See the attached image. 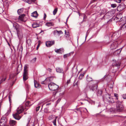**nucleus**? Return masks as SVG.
<instances>
[{
    "label": "nucleus",
    "mask_w": 126,
    "mask_h": 126,
    "mask_svg": "<svg viewBox=\"0 0 126 126\" xmlns=\"http://www.w3.org/2000/svg\"><path fill=\"white\" fill-rule=\"evenodd\" d=\"M113 15V14L111 12H108L103 17L102 19H105L109 18Z\"/></svg>",
    "instance_id": "obj_7"
},
{
    "label": "nucleus",
    "mask_w": 126,
    "mask_h": 126,
    "mask_svg": "<svg viewBox=\"0 0 126 126\" xmlns=\"http://www.w3.org/2000/svg\"><path fill=\"white\" fill-rule=\"evenodd\" d=\"M22 69V65H18L17 69V71H18L19 72Z\"/></svg>",
    "instance_id": "obj_31"
},
{
    "label": "nucleus",
    "mask_w": 126,
    "mask_h": 126,
    "mask_svg": "<svg viewBox=\"0 0 126 126\" xmlns=\"http://www.w3.org/2000/svg\"><path fill=\"white\" fill-rule=\"evenodd\" d=\"M26 42L28 45L29 44L31 45V44L32 43V41L30 39H29L27 40Z\"/></svg>",
    "instance_id": "obj_32"
},
{
    "label": "nucleus",
    "mask_w": 126,
    "mask_h": 126,
    "mask_svg": "<svg viewBox=\"0 0 126 126\" xmlns=\"http://www.w3.org/2000/svg\"><path fill=\"white\" fill-rule=\"evenodd\" d=\"M55 51L57 53H60V51H59V49L55 50Z\"/></svg>",
    "instance_id": "obj_54"
},
{
    "label": "nucleus",
    "mask_w": 126,
    "mask_h": 126,
    "mask_svg": "<svg viewBox=\"0 0 126 126\" xmlns=\"http://www.w3.org/2000/svg\"><path fill=\"white\" fill-rule=\"evenodd\" d=\"M102 93V91L101 90H98L97 92V94L98 96H100L101 95Z\"/></svg>",
    "instance_id": "obj_24"
},
{
    "label": "nucleus",
    "mask_w": 126,
    "mask_h": 126,
    "mask_svg": "<svg viewBox=\"0 0 126 126\" xmlns=\"http://www.w3.org/2000/svg\"><path fill=\"white\" fill-rule=\"evenodd\" d=\"M40 24L36 22L34 23L32 25V26L33 28H35L40 26Z\"/></svg>",
    "instance_id": "obj_18"
},
{
    "label": "nucleus",
    "mask_w": 126,
    "mask_h": 126,
    "mask_svg": "<svg viewBox=\"0 0 126 126\" xmlns=\"http://www.w3.org/2000/svg\"><path fill=\"white\" fill-rule=\"evenodd\" d=\"M7 119L4 117H2L0 120V126H7Z\"/></svg>",
    "instance_id": "obj_5"
},
{
    "label": "nucleus",
    "mask_w": 126,
    "mask_h": 126,
    "mask_svg": "<svg viewBox=\"0 0 126 126\" xmlns=\"http://www.w3.org/2000/svg\"><path fill=\"white\" fill-rule=\"evenodd\" d=\"M106 12V11L105 9H103L101 11V13H100V15L101 16L102 15L104 14Z\"/></svg>",
    "instance_id": "obj_33"
},
{
    "label": "nucleus",
    "mask_w": 126,
    "mask_h": 126,
    "mask_svg": "<svg viewBox=\"0 0 126 126\" xmlns=\"http://www.w3.org/2000/svg\"><path fill=\"white\" fill-rule=\"evenodd\" d=\"M47 70L50 72H51L52 69L50 68H48L47 69Z\"/></svg>",
    "instance_id": "obj_53"
},
{
    "label": "nucleus",
    "mask_w": 126,
    "mask_h": 126,
    "mask_svg": "<svg viewBox=\"0 0 126 126\" xmlns=\"http://www.w3.org/2000/svg\"><path fill=\"white\" fill-rule=\"evenodd\" d=\"M83 18V19H85L86 18V17L85 16V15L84 16Z\"/></svg>",
    "instance_id": "obj_62"
},
{
    "label": "nucleus",
    "mask_w": 126,
    "mask_h": 126,
    "mask_svg": "<svg viewBox=\"0 0 126 126\" xmlns=\"http://www.w3.org/2000/svg\"><path fill=\"white\" fill-rule=\"evenodd\" d=\"M41 43V42L40 41H39L38 42V45L36 47V49L37 50L38 49L39 47L40 44Z\"/></svg>",
    "instance_id": "obj_38"
},
{
    "label": "nucleus",
    "mask_w": 126,
    "mask_h": 126,
    "mask_svg": "<svg viewBox=\"0 0 126 126\" xmlns=\"http://www.w3.org/2000/svg\"><path fill=\"white\" fill-rule=\"evenodd\" d=\"M73 4L75 6H76V4L75 3H74Z\"/></svg>",
    "instance_id": "obj_63"
},
{
    "label": "nucleus",
    "mask_w": 126,
    "mask_h": 126,
    "mask_svg": "<svg viewBox=\"0 0 126 126\" xmlns=\"http://www.w3.org/2000/svg\"><path fill=\"white\" fill-rule=\"evenodd\" d=\"M25 14H22L19 16V17L17 18L16 19V21L19 22H21L24 21V17L25 16Z\"/></svg>",
    "instance_id": "obj_9"
},
{
    "label": "nucleus",
    "mask_w": 126,
    "mask_h": 126,
    "mask_svg": "<svg viewBox=\"0 0 126 126\" xmlns=\"http://www.w3.org/2000/svg\"><path fill=\"white\" fill-rule=\"evenodd\" d=\"M51 104V103H48V104H46V106L47 107H48V106L49 105H50Z\"/></svg>",
    "instance_id": "obj_57"
},
{
    "label": "nucleus",
    "mask_w": 126,
    "mask_h": 126,
    "mask_svg": "<svg viewBox=\"0 0 126 126\" xmlns=\"http://www.w3.org/2000/svg\"><path fill=\"white\" fill-rule=\"evenodd\" d=\"M98 81L96 80H93L89 83L88 85L90 90L94 91L97 89L98 87Z\"/></svg>",
    "instance_id": "obj_1"
},
{
    "label": "nucleus",
    "mask_w": 126,
    "mask_h": 126,
    "mask_svg": "<svg viewBox=\"0 0 126 126\" xmlns=\"http://www.w3.org/2000/svg\"><path fill=\"white\" fill-rule=\"evenodd\" d=\"M56 71L57 72L59 73H63V69L60 67H57L56 68Z\"/></svg>",
    "instance_id": "obj_21"
},
{
    "label": "nucleus",
    "mask_w": 126,
    "mask_h": 126,
    "mask_svg": "<svg viewBox=\"0 0 126 126\" xmlns=\"http://www.w3.org/2000/svg\"><path fill=\"white\" fill-rule=\"evenodd\" d=\"M122 97L124 99H126V94H124L122 95Z\"/></svg>",
    "instance_id": "obj_50"
},
{
    "label": "nucleus",
    "mask_w": 126,
    "mask_h": 126,
    "mask_svg": "<svg viewBox=\"0 0 126 126\" xmlns=\"http://www.w3.org/2000/svg\"><path fill=\"white\" fill-rule=\"evenodd\" d=\"M104 101L110 103H113L114 102L112 97L109 94H105L103 96Z\"/></svg>",
    "instance_id": "obj_3"
},
{
    "label": "nucleus",
    "mask_w": 126,
    "mask_h": 126,
    "mask_svg": "<svg viewBox=\"0 0 126 126\" xmlns=\"http://www.w3.org/2000/svg\"><path fill=\"white\" fill-rule=\"evenodd\" d=\"M36 58L35 57V58H34L31 61L33 63H34L36 61Z\"/></svg>",
    "instance_id": "obj_47"
},
{
    "label": "nucleus",
    "mask_w": 126,
    "mask_h": 126,
    "mask_svg": "<svg viewBox=\"0 0 126 126\" xmlns=\"http://www.w3.org/2000/svg\"><path fill=\"white\" fill-rule=\"evenodd\" d=\"M60 51V53H62L64 52V49L63 48H61L59 49Z\"/></svg>",
    "instance_id": "obj_40"
},
{
    "label": "nucleus",
    "mask_w": 126,
    "mask_h": 126,
    "mask_svg": "<svg viewBox=\"0 0 126 126\" xmlns=\"http://www.w3.org/2000/svg\"><path fill=\"white\" fill-rule=\"evenodd\" d=\"M9 97V101L10 102H11V97L10 95H9L8 96Z\"/></svg>",
    "instance_id": "obj_56"
},
{
    "label": "nucleus",
    "mask_w": 126,
    "mask_h": 126,
    "mask_svg": "<svg viewBox=\"0 0 126 126\" xmlns=\"http://www.w3.org/2000/svg\"><path fill=\"white\" fill-rule=\"evenodd\" d=\"M57 8H56L55 9L53 12V15H55L56 14V13L57 12Z\"/></svg>",
    "instance_id": "obj_39"
},
{
    "label": "nucleus",
    "mask_w": 126,
    "mask_h": 126,
    "mask_svg": "<svg viewBox=\"0 0 126 126\" xmlns=\"http://www.w3.org/2000/svg\"><path fill=\"white\" fill-rule=\"evenodd\" d=\"M117 0L116 2L118 3H120L121 1V0Z\"/></svg>",
    "instance_id": "obj_59"
},
{
    "label": "nucleus",
    "mask_w": 126,
    "mask_h": 126,
    "mask_svg": "<svg viewBox=\"0 0 126 126\" xmlns=\"http://www.w3.org/2000/svg\"><path fill=\"white\" fill-rule=\"evenodd\" d=\"M56 119H56V118H55V119L54 120H53V122L54 125L55 126L56 125Z\"/></svg>",
    "instance_id": "obj_44"
},
{
    "label": "nucleus",
    "mask_w": 126,
    "mask_h": 126,
    "mask_svg": "<svg viewBox=\"0 0 126 126\" xmlns=\"http://www.w3.org/2000/svg\"><path fill=\"white\" fill-rule=\"evenodd\" d=\"M19 114H20L16 112L13 114V116L15 119L19 120L22 117V116L19 115Z\"/></svg>",
    "instance_id": "obj_12"
},
{
    "label": "nucleus",
    "mask_w": 126,
    "mask_h": 126,
    "mask_svg": "<svg viewBox=\"0 0 126 126\" xmlns=\"http://www.w3.org/2000/svg\"><path fill=\"white\" fill-rule=\"evenodd\" d=\"M29 4H31L32 2H35L36 0H23Z\"/></svg>",
    "instance_id": "obj_26"
},
{
    "label": "nucleus",
    "mask_w": 126,
    "mask_h": 126,
    "mask_svg": "<svg viewBox=\"0 0 126 126\" xmlns=\"http://www.w3.org/2000/svg\"><path fill=\"white\" fill-rule=\"evenodd\" d=\"M23 8H22L19 9L17 11V12L18 15H20L22 14L23 11Z\"/></svg>",
    "instance_id": "obj_27"
},
{
    "label": "nucleus",
    "mask_w": 126,
    "mask_h": 126,
    "mask_svg": "<svg viewBox=\"0 0 126 126\" xmlns=\"http://www.w3.org/2000/svg\"><path fill=\"white\" fill-rule=\"evenodd\" d=\"M25 87L26 88L28 89H29L30 88V86L28 84H25Z\"/></svg>",
    "instance_id": "obj_45"
},
{
    "label": "nucleus",
    "mask_w": 126,
    "mask_h": 126,
    "mask_svg": "<svg viewBox=\"0 0 126 126\" xmlns=\"http://www.w3.org/2000/svg\"><path fill=\"white\" fill-rule=\"evenodd\" d=\"M54 32L55 33L57 32L58 34H62L63 33V32L61 31H58L57 30H55Z\"/></svg>",
    "instance_id": "obj_34"
},
{
    "label": "nucleus",
    "mask_w": 126,
    "mask_h": 126,
    "mask_svg": "<svg viewBox=\"0 0 126 126\" xmlns=\"http://www.w3.org/2000/svg\"><path fill=\"white\" fill-rule=\"evenodd\" d=\"M46 16H46V14L45 13H44V19H43L44 20H45L46 18Z\"/></svg>",
    "instance_id": "obj_52"
},
{
    "label": "nucleus",
    "mask_w": 126,
    "mask_h": 126,
    "mask_svg": "<svg viewBox=\"0 0 126 126\" xmlns=\"http://www.w3.org/2000/svg\"><path fill=\"white\" fill-rule=\"evenodd\" d=\"M120 64L121 63L120 62L116 61L114 60L113 61V63L112 65L113 67H118L120 66Z\"/></svg>",
    "instance_id": "obj_11"
},
{
    "label": "nucleus",
    "mask_w": 126,
    "mask_h": 126,
    "mask_svg": "<svg viewBox=\"0 0 126 126\" xmlns=\"http://www.w3.org/2000/svg\"><path fill=\"white\" fill-rule=\"evenodd\" d=\"M114 96L116 98V99H118V95L116 93H115L114 94Z\"/></svg>",
    "instance_id": "obj_46"
},
{
    "label": "nucleus",
    "mask_w": 126,
    "mask_h": 126,
    "mask_svg": "<svg viewBox=\"0 0 126 126\" xmlns=\"http://www.w3.org/2000/svg\"><path fill=\"white\" fill-rule=\"evenodd\" d=\"M57 116H55L54 115H51L49 116L48 118V119L49 120H54L55 118H56L57 119Z\"/></svg>",
    "instance_id": "obj_22"
},
{
    "label": "nucleus",
    "mask_w": 126,
    "mask_h": 126,
    "mask_svg": "<svg viewBox=\"0 0 126 126\" xmlns=\"http://www.w3.org/2000/svg\"><path fill=\"white\" fill-rule=\"evenodd\" d=\"M70 79L68 80L66 84L65 85V86L66 85V86L67 87V86L70 83Z\"/></svg>",
    "instance_id": "obj_42"
},
{
    "label": "nucleus",
    "mask_w": 126,
    "mask_h": 126,
    "mask_svg": "<svg viewBox=\"0 0 126 126\" xmlns=\"http://www.w3.org/2000/svg\"><path fill=\"white\" fill-rule=\"evenodd\" d=\"M84 73H83V74H80L79 76V79H81L82 78V77H83Z\"/></svg>",
    "instance_id": "obj_35"
},
{
    "label": "nucleus",
    "mask_w": 126,
    "mask_h": 126,
    "mask_svg": "<svg viewBox=\"0 0 126 126\" xmlns=\"http://www.w3.org/2000/svg\"><path fill=\"white\" fill-rule=\"evenodd\" d=\"M24 109L22 106L19 107L16 110V112L20 114L24 110Z\"/></svg>",
    "instance_id": "obj_16"
},
{
    "label": "nucleus",
    "mask_w": 126,
    "mask_h": 126,
    "mask_svg": "<svg viewBox=\"0 0 126 126\" xmlns=\"http://www.w3.org/2000/svg\"><path fill=\"white\" fill-rule=\"evenodd\" d=\"M54 25V23L52 22H47L46 24V25L48 27H50Z\"/></svg>",
    "instance_id": "obj_29"
},
{
    "label": "nucleus",
    "mask_w": 126,
    "mask_h": 126,
    "mask_svg": "<svg viewBox=\"0 0 126 126\" xmlns=\"http://www.w3.org/2000/svg\"><path fill=\"white\" fill-rule=\"evenodd\" d=\"M118 43L117 42H115L111 43L110 47L111 50L115 49L118 46Z\"/></svg>",
    "instance_id": "obj_8"
},
{
    "label": "nucleus",
    "mask_w": 126,
    "mask_h": 126,
    "mask_svg": "<svg viewBox=\"0 0 126 126\" xmlns=\"http://www.w3.org/2000/svg\"><path fill=\"white\" fill-rule=\"evenodd\" d=\"M30 102L29 101H28L26 103V105L27 106H29L30 105H29V104L30 103Z\"/></svg>",
    "instance_id": "obj_49"
},
{
    "label": "nucleus",
    "mask_w": 126,
    "mask_h": 126,
    "mask_svg": "<svg viewBox=\"0 0 126 126\" xmlns=\"http://www.w3.org/2000/svg\"><path fill=\"white\" fill-rule=\"evenodd\" d=\"M122 14H121L117 15L115 17V19L117 20L120 19V20L122 17Z\"/></svg>",
    "instance_id": "obj_19"
},
{
    "label": "nucleus",
    "mask_w": 126,
    "mask_h": 126,
    "mask_svg": "<svg viewBox=\"0 0 126 126\" xmlns=\"http://www.w3.org/2000/svg\"><path fill=\"white\" fill-rule=\"evenodd\" d=\"M54 44L55 41L54 40L47 41L46 43V46L47 47H50Z\"/></svg>",
    "instance_id": "obj_10"
},
{
    "label": "nucleus",
    "mask_w": 126,
    "mask_h": 126,
    "mask_svg": "<svg viewBox=\"0 0 126 126\" xmlns=\"http://www.w3.org/2000/svg\"><path fill=\"white\" fill-rule=\"evenodd\" d=\"M48 87L50 90L54 91L57 90L59 86L53 82H51L48 84Z\"/></svg>",
    "instance_id": "obj_4"
},
{
    "label": "nucleus",
    "mask_w": 126,
    "mask_h": 126,
    "mask_svg": "<svg viewBox=\"0 0 126 126\" xmlns=\"http://www.w3.org/2000/svg\"><path fill=\"white\" fill-rule=\"evenodd\" d=\"M122 48H121V49H117V50L115 51L113 53V54L114 55H116V54H119L121 52V51L122 50Z\"/></svg>",
    "instance_id": "obj_20"
},
{
    "label": "nucleus",
    "mask_w": 126,
    "mask_h": 126,
    "mask_svg": "<svg viewBox=\"0 0 126 126\" xmlns=\"http://www.w3.org/2000/svg\"><path fill=\"white\" fill-rule=\"evenodd\" d=\"M116 106L117 111L119 112L123 110L124 108L121 102L118 101L116 102Z\"/></svg>",
    "instance_id": "obj_6"
},
{
    "label": "nucleus",
    "mask_w": 126,
    "mask_h": 126,
    "mask_svg": "<svg viewBox=\"0 0 126 126\" xmlns=\"http://www.w3.org/2000/svg\"><path fill=\"white\" fill-rule=\"evenodd\" d=\"M110 35L111 36V37L114 38V39H116L119 36V34L117 32H116L113 33H111Z\"/></svg>",
    "instance_id": "obj_14"
},
{
    "label": "nucleus",
    "mask_w": 126,
    "mask_h": 126,
    "mask_svg": "<svg viewBox=\"0 0 126 126\" xmlns=\"http://www.w3.org/2000/svg\"><path fill=\"white\" fill-rule=\"evenodd\" d=\"M48 111V109L47 108H45L44 110V112L45 113L47 112Z\"/></svg>",
    "instance_id": "obj_48"
},
{
    "label": "nucleus",
    "mask_w": 126,
    "mask_h": 126,
    "mask_svg": "<svg viewBox=\"0 0 126 126\" xmlns=\"http://www.w3.org/2000/svg\"><path fill=\"white\" fill-rule=\"evenodd\" d=\"M61 100V99L60 98V99H58L57 101V103H59V102Z\"/></svg>",
    "instance_id": "obj_58"
},
{
    "label": "nucleus",
    "mask_w": 126,
    "mask_h": 126,
    "mask_svg": "<svg viewBox=\"0 0 126 126\" xmlns=\"http://www.w3.org/2000/svg\"><path fill=\"white\" fill-rule=\"evenodd\" d=\"M70 16V15L68 17H67V19H66V22H67V20H68V18H69V17Z\"/></svg>",
    "instance_id": "obj_61"
},
{
    "label": "nucleus",
    "mask_w": 126,
    "mask_h": 126,
    "mask_svg": "<svg viewBox=\"0 0 126 126\" xmlns=\"http://www.w3.org/2000/svg\"><path fill=\"white\" fill-rule=\"evenodd\" d=\"M38 14L36 11L33 12L31 15V16L34 17H37Z\"/></svg>",
    "instance_id": "obj_23"
},
{
    "label": "nucleus",
    "mask_w": 126,
    "mask_h": 126,
    "mask_svg": "<svg viewBox=\"0 0 126 126\" xmlns=\"http://www.w3.org/2000/svg\"><path fill=\"white\" fill-rule=\"evenodd\" d=\"M86 80L88 81H92L93 80L92 79V78L90 77H88V75H87L86 78Z\"/></svg>",
    "instance_id": "obj_28"
},
{
    "label": "nucleus",
    "mask_w": 126,
    "mask_h": 126,
    "mask_svg": "<svg viewBox=\"0 0 126 126\" xmlns=\"http://www.w3.org/2000/svg\"><path fill=\"white\" fill-rule=\"evenodd\" d=\"M40 108V106H38V107H36V111H38L39 110Z\"/></svg>",
    "instance_id": "obj_51"
},
{
    "label": "nucleus",
    "mask_w": 126,
    "mask_h": 126,
    "mask_svg": "<svg viewBox=\"0 0 126 126\" xmlns=\"http://www.w3.org/2000/svg\"><path fill=\"white\" fill-rule=\"evenodd\" d=\"M13 24V26L15 29L16 30V32L17 33L20 28V26L16 22H14Z\"/></svg>",
    "instance_id": "obj_13"
},
{
    "label": "nucleus",
    "mask_w": 126,
    "mask_h": 126,
    "mask_svg": "<svg viewBox=\"0 0 126 126\" xmlns=\"http://www.w3.org/2000/svg\"><path fill=\"white\" fill-rule=\"evenodd\" d=\"M73 86L75 87V88L76 89L78 88V81H77L75 83H74Z\"/></svg>",
    "instance_id": "obj_36"
},
{
    "label": "nucleus",
    "mask_w": 126,
    "mask_h": 126,
    "mask_svg": "<svg viewBox=\"0 0 126 126\" xmlns=\"http://www.w3.org/2000/svg\"><path fill=\"white\" fill-rule=\"evenodd\" d=\"M30 120H31V119L30 118H28V119L27 120L28 121V123L27 124V125L28 124H29V123L30 121Z\"/></svg>",
    "instance_id": "obj_55"
},
{
    "label": "nucleus",
    "mask_w": 126,
    "mask_h": 126,
    "mask_svg": "<svg viewBox=\"0 0 126 126\" xmlns=\"http://www.w3.org/2000/svg\"><path fill=\"white\" fill-rule=\"evenodd\" d=\"M34 87L35 88H37L39 87L40 86L39 84L35 80H34Z\"/></svg>",
    "instance_id": "obj_25"
},
{
    "label": "nucleus",
    "mask_w": 126,
    "mask_h": 126,
    "mask_svg": "<svg viewBox=\"0 0 126 126\" xmlns=\"http://www.w3.org/2000/svg\"><path fill=\"white\" fill-rule=\"evenodd\" d=\"M126 7V5L124 3H122L117 7V9H119L120 11L122 10Z\"/></svg>",
    "instance_id": "obj_15"
},
{
    "label": "nucleus",
    "mask_w": 126,
    "mask_h": 126,
    "mask_svg": "<svg viewBox=\"0 0 126 126\" xmlns=\"http://www.w3.org/2000/svg\"><path fill=\"white\" fill-rule=\"evenodd\" d=\"M28 65L26 64L24 67L23 75V79L24 81H25L28 78Z\"/></svg>",
    "instance_id": "obj_2"
},
{
    "label": "nucleus",
    "mask_w": 126,
    "mask_h": 126,
    "mask_svg": "<svg viewBox=\"0 0 126 126\" xmlns=\"http://www.w3.org/2000/svg\"><path fill=\"white\" fill-rule=\"evenodd\" d=\"M74 53V52H71V54H73Z\"/></svg>",
    "instance_id": "obj_64"
},
{
    "label": "nucleus",
    "mask_w": 126,
    "mask_h": 126,
    "mask_svg": "<svg viewBox=\"0 0 126 126\" xmlns=\"http://www.w3.org/2000/svg\"><path fill=\"white\" fill-rule=\"evenodd\" d=\"M74 72V70L73 71V76H74L75 77H77V73L76 72Z\"/></svg>",
    "instance_id": "obj_41"
},
{
    "label": "nucleus",
    "mask_w": 126,
    "mask_h": 126,
    "mask_svg": "<svg viewBox=\"0 0 126 126\" xmlns=\"http://www.w3.org/2000/svg\"><path fill=\"white\" fill-rule=\"evenodd\" d=\"M9 123L10 126H16L17 122L16 121L11 120L9 121Z\"/></svg>",
    "instance_id": "obj_17"
},
{
    "label": "nucleus",
    "mask_w": 126,
    "mask_h": 126,
    "mask_svg": "<svg viewBox=\"0 0 126 126\" xmlns=\"http://www.w3.org/2000/svg\"><path fill=\"white\" fill-rule=\"evenodd\" d=\"M45 81H42L41 82V83L42 84H45Z\"/></svg>",
    "instance_id": "obj_60"
},
{
    "label": "nucleus",
    "mask_w": 126,
    "mask_h": 126,
    "mask_svg": "<svg viewBox=\"0 0 126 126\" xmlns=\"http://www.w3.org/2000/svg\"><path fill=\"white\" fill-rule=\"evenodd\" d=\"M126 28V23L123 24L121 28V29L123 30L125 29Z\"/></svg>",
    "instance_id": "obj_30"
},
{
    "label": "nucleus",
    "mask_w": 126,
    "mask_h": 126,
    "mask_svg": "<svg viewBox=\"0 0 126 126\" xmlns=\"http://www.w3.org/2000/svg\"><path fill=\"white\" fill-rule=\"evenodd\" d=\"M70 53H69L67 54H64L63 55V57L64 58H67L68 57L70 56Z\"/></svg>",
    "instance_id": "obj_37"
},
{
    "label": "nucleus",
    "mask_w": 126,
    "mask_h": 126,
    "mask_svg": "<svg viewBox=\"0 0 126 126\" xmlns=\"http://www.w3.org/2000/svg\"><path fill=\"white\" fill-rule=\"evenodd\" d=\"M117 5L115 4H111V7L113 8H115L116 7Z\"/></svg>",
    "instance_id": "obj_43"
}]
</instances>
